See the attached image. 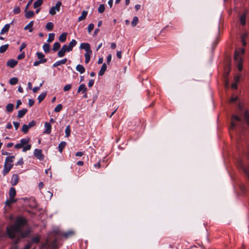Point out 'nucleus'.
Segmentation results:
<instances>
[{"mask_svg": "<svg viewBox=\"0 0 249 249\" xmlns=\"http://www.w3.org/2000/svg\"><path fill=\"white\" fill-rule=\"evenodd\" d=\"M76 70L80 72V73L82 74L85 72V69L84 66L82 65L78 64L76 67Z\"/></svg>", "mask_w": 249, "mask_h": 249, "instance_id": "a211bd4d", "label": "nucleus"}, {"mask_svg": "<svg viewBox=\"0 0 249 249\" xmlns=\"http://www.w3.org/2000/svg\"><path fill=\"white\" fill-rule=\"evenodd\" d=\"M71 88V84H67L64 86L63 88V90L65 91H67L70 90Z\"/></svg>", "mask_w": 249, "mask_h": 249, "instance_id": "5fc2aeb1", "label": "nucleus"}, {"mask_svg": "<svg viewBox=\"0 0 249 249\" xmlns=\"http://www.w3.org/2000/svg\"><path fill=\"white\" fill-rule=\"evenodd\" d=\"M87 90V88L86 87V86L84 84H81L79 87L78 88L77 92L82 93H85L86 92Z\"/></svg>", "mask_w": 249, "mask_h": 249, "instance_id": "aec40b11", "label": "nucleus"}, {"mask_svg": "<svg viewBox=\"0 0 249 249\" xmlns=\"http://www.w3.org/2000/svg\"><path fill=\"white\" fill-rule=\"evenodd\" d=\"M36 54L37 56L38 59H39V60L44 59V57L45 55L43 54V53L40 52H37L36 53Z\"/></svg>", "mask_w": 249, "mask_h": 249, "instance_id": "8fccbe9b", "label": "nucleus"}, {"mask_svg": "<svg viewBox=\"0 0 249 249\" xmlns=\"http://www.w3.org/2000/svg\"><path fill=\"white\" fill-rule=\"evenodd\" d=\"M25 55L24 53H22L18 56L17 58L18 60H20V59H23L25 57Z\"/></svg>", "mask_w": 249, "mask_h": 249, "instance_id": "13d9d810", "label": "nucleus"}, {"mask_svg": "<svg viewBox=\"0 0 249 249\" xmlns=\"http://www.w3.org/2000/svg\"><path fill=\"white\" fill-rule=\"evenodd\" d=\"M19 180V177L17 174H14L12 176L11 180L10 181L11 184L12 186H15L17 185Z\"/></svg>", "mask_w": 249, "mask_h": 249, "instance_id": "9d476101", "label": "nucleus"}, {"mask_svg": "<svg viewBox=\"0 0 249 249\" xmlns=\"http://www.w3.org/2000/svg\"><path fill=\"white\" fill-rule=\"evenodd\" d=\"M55 34L54 33H50L49 34V37L47 39V41L49 42H52L54 38Z\"/></svg>", "mask_w": 249, "mask_h": 249, "instance_id": "a19ab883", "label": "nucleus"}, {"mask_svg": "<svg viewBox=\"0 0 249 249\" xmlns=\"http://www.w3.org/2000/svg\"><path fill=\"white\" fill-rule=\"evenodd\" d=\"M32 246V243H30L29 242L24 247V248L23 249H30Z\"/></svg>", "mask_w": 249, "mask_h": 249, "instance_id": "680f3d73", "label": "nucleus"}, {"mask_svg": "<svg viewBox=\"0 0 249 249\" xmlns=\"http://www.w3.org/2000/svg\"><path fill=\"white\" fill-rule=\"evenodd\" d=\"M62 108V106L61 104H58L54 109V111L55 112H58L61 111Z\"/></svg>", "mask_w": 249, "mask_h": 249, "instance_id": "49530a36", "label": "nucleus"}, {"mask_svg": "<svg viewBox=\"0 0 249 249\" xmlns=\"http://www.w3.org/2000/svg\"><path fill=\"white\" fill-rule=\"evenodd\" d=\"M77 41L75 39H72L67 46V48L68 49V51H71L72 50L73 48L76 45Z\"/></svg>", "mask_w": 249, "mask_h": 249, "instance_id": "2eb2a0df", "label": "nucleus"}, {"mask_svg": "<svg viewBox=\"0 0 249 249\" xmlns=\"http://www.w3.org/2000/svg\"><path fill=\"white\" fill-rule=\"evenodd\" d=\"M244 119L249 126V114L248 112H245L244 113Z\"/></svg>", "mask_w": 249, "mask_h": 249, "instance_id": "a18cd8bd", "label": "nucleus"}, {"mask_svg": "<svg viewBox=\"0 0 249 249\" xmlns=\"http://www.w3.org/2000/svg\"><path fill=\"white\" fill-rule=\"evenodd\" d=\"M94 25L93 23H90L88 27V31L89 34H90L92 30L93 29Z\"/></svg>", "mask_w": 249, "mask_h": 249, "instance_id": "de8ad7c7", "label": "nucleus"}, {"mask_svg": "<svg viewBox=\"0 0 249 249\" xmlns=\"http://www.w3.org/2000/svg\"><path fill=\"white\" fill-rule=\"evenodd\" d=\"M107 66L106 64L104 63L102 65V67H101L100 71L98 72V75L99 76L103 75L104 74L106 71L107 70Z\"/></svg>", "mask_w": 249, "mask_h": 249, "instance_id": "dca6fc26", "label": "nucleus"}, {"mask_svg": "<svg viewBox=\"0 0 249 249\" xmlns=\"http://www.w3.org/2000/svg\"><path fill=\"white\" fill-rule=\"evenodd\" d=\"M13 163L6 164V163H4V168L2 171L3 175L5 176L6 175H7L9 173V172L10 171L11 168L13 167Z\"/></svg>", "mask_w": 249, "mask_h": 249, "instance_id": "0eeeda50", "label": "nucleus"}, {"mask_svg": "<svg viewBox=\"0 0 249 249\" xmlns=\"http://www.w3.org/2000/svg\"><path fill=\"white\" fill-rule=\"evenodd\" d=\"M105 10V7L104 4H101L99 5L98 8V11L99 13H103Z\"/></svg>", "mask_w": 249, "mask_h": 249, "instance_id": "79ce46f5", "label": "nucleus"}, {"mask_svg": "<svg viewBox=\"0 0 249 249\" xmlns=\"http://www.w3.org/2000/svg\"><path fill=\"white\" fill-rule=\"evenodd\" d=\"M67 61V59L66 58H65L61 60H59V61H57L56 62H55L53 64V67H56L58 66H59L60 65H62V64H65Z\"/></svg>", "mask_w": 249, "mask_h": 249, "instance_id": "f3484780", "label": "nucleus"}, {"mask_svg": "<svg viewBox=\"0 0 249 249\" xmlns=\"http://www.w3.org/2000/svg\"><path fill=\"white\" fill-rule=\"evenodd\" d=\"M30 141L29 138H24L20 140V143L24 146V145L27 144Z\"/></svg>", "mask_w": 249, "mask_h": 249, "instance_id": "ea45409f", "label": "nucleus"}, {"mask_svg": "<svg viewBox=\"0 0 249 249\" xmlns=\"http://www.w3.org/2000/svg\"><path fill=\"white\" fill-rule=\"evenodd\" d=\"M36 123L35 121L32 120L28 124H23L22 127V131L26 134L28 132L29 129L35 125Z\"/></svg>", "mask_w": 249, "mask_h": 249, "instance_id": "39448f33", "label": "nucleus"}, {"mask_svg": "<svg viewBox=\"0 0 249 249\" xmlns=\"http://www.w3.org/2000/svg\"><path fill=\"white\" fill-rule=\"evenodd\" d=\"M8 44H5L0 47V53H4L8 48Z\"/></svg>", "mask_w": 249, "mask_h": 249, "instance_id": "c9c22d12", "label": "nucleus"}, {"mask_svg": "<svg viewBox=\"0 0 249 249\" xmlns=\"http://www.w3.org/2000/svg\"><path fill=\"white\" fill-rule=\"evenodd\" d=\"M68 34L67 33H63L59 37V40L61 42H64L66 41L67 36Z\"/></svg>", "mask_w": 249, "mask_h": 249, "instance_id": "5701e85b", "label": "nucleus"}, {"mask_svg": "<svg viewBox=\"0 0 249 249\" xmlns=\"http://www.w3.org/2000/svg\"><path fill=\"white\" fill-rule=\"evenodd\" d=\"M61 4L60 1H58L54 6L51 7L49 10L50 14L53 16L56 14V11L59 12Z\"/></svg>", "mask_w": 249, "mask_h": 249, "instance_id": "7ed1b4c3", "label": "nucleus"}, {"mask_svg": "<svg viewBox=\"0 0 249 249\" xmlns=\"http://www.w3.org/2000/svg\"><path fill=\"white\" fill-rule=\"evenodd\" d=\"M34 103H35V102L33 99H29L28 104H29V107H31L32 106H33L34 104Z\"/></svg>", "mask_w": 249, "mask_h": 249, "instance_id": "69168bd1", "label": "nucleus"}, {"mask_svg": "<svg viewBox=\"0 0 249 249\" xmlns=\"http://www.w3.org/2000/svg\"><path fill=\"white\" fill-rule=\"evenodd\" d=\"M27 111L28 110L26 108H23L18 110V117L22 118L27 113Z\"/></svg>", "mask_w": 249, "mask_h": 249, "instance_id": "6ab92c4d", "label": "nucleus"}, {"mask_svg": "<svg viewBox=\"0 0 249 249\" xmlns=\"http://www.w3.org/2000/svg\"><path fill=\"white\" fill-rule=\"evenodd\" d=\"M111 59H112L111 54H108L107 58V64H109L110 63V62L111 61Z\"/></svg>", "mask_w": 249, "mask_h": 249, "instance_id": "4d7b16f0", "label": "nucleus"}, {"mask_svg": "<svg viewBox=\"0 0 249 249\" xmlns=\"http://www.w3.org/2000/svg\"><path fill=\"white\" fill-rule=\"evenodd\" d=\"M67 48V45H64L60 50L58 51L57 55L59 57H62L65 55L66 52H69Z\"/></svg>", "mask_w": 249, "mask_h": 249, "instance_id": "6e6552de", "label": "nucleus"}, {"mask_svg": "<svg viewBox=\"0 0 249 249\" xmlns=\"http://www.w3.org/2000/svg\"><path fill=\"white\" fill-rule=\"evenodd\" d=\"M34 155L39 160H43L44 155L42 153V151L40 149H35L34 151Z\"/></svg>", "mask_w": 249, "mask_h": 249, "instance_id": "20e7f679", "label": "nucleus"}, {"mask_svg": "<svg viewBox=\"0 0 249 249\" xmlns=\"http://www.w3.org/2000/svg\"><path fill=\"white\" fill-rule=\"evenodd\" d=\"M18 82V79L17 77H13L10 79L9 83L12 85H16Z\"/></svg>", "mask_w": 249, "mask_h": 249, "instance_id": "58836bf2", "label": "nucleus"}, {"mask_svg": "<svg viewBox=\"0 0 249 249\" xmlns=\"http://www.w3.org/2000/svg\"><path fill=\"white\" fill-rule=\"evenodd\" d=\"M60 48V44L58 42H56L53 45V50L54 52H55L57 50H58Z\"/></svg>", "mask_w": 249, "mask_h": 249, "instance_id": "4c0bfd02", "label": "nucleus"}, {"mask_svg": "<svg viewBox=\"0 0 249 249\" xmlns=\"http://www.w3.org/2000/svg\"><path fill=\"white\" fill-rule=\"evenodd\" d=\"M40 240V237L38 236H37L33 237L31 239V241H29V242L32 243V245H33V244H38Z\"/></svg>", "mask_w": 249, "mask_h": 249, "instance_id": "b1692460", "label": "nucleus"}, {"mask_svg": "<svg viewBox=\"0 0 249 249\" xmlns=\"http://www.w3.org/2000/svg\"><path fill=\"white\" fill-rule=\"evenodd\" d=\"M13 13L14 14H18L21 12L20 8L19 6H15L13 9Z\"/></svg>", "mask_w": 249, "mask_h": 249, "instance_id": "c03bdc74", "label": "nucleus"}, {"mask_svg": "<svg viewBox=\"0 0 249 249\" xmlns=\"http://www.w3.org/2000/svg\"><path fill=\"white\" fill-rule=\"evenodd\" d=\"M53 28V24L52 22H49L47 23L46 25V29L48 31L52 30Z\"/></svg>", "mask_w": 249, "mask_h": 249, "instance_id": "e433bc0d", "label": "nucleus"}, {"mask_svg": "<svg viewBox=\"0 0 249 249\" xmlns=\"http://www.w3.org/2000/svg\"><path fill=\"white\" fill-rule=\"evenodd\" d=\"M33 1V0H30L27 4H26L24 12H26V10H27L28 8H29V6L32 4Z\"/></svg>", "mask_w": 249, "mask_h": 249, "instance_id": "052dcab7", "label": "nucleus"}, {"mask_svg": "<svg viewBox=\"0 0 249 249\" xmlns=\"http://www.w3.org/2000/svg\"><path fill=\"white\" fill-rule=\"evenodd\" d=\"M46 197H48L49 198V199H51L52 197L53 196V193L50 191H47L46 194Z\"/></svg>", "mask_w": 249, "mask_h": 249, "instance_id": "bf43d9fd", "label": "nucleus"}, {"mask_svg": "<svg viewBox=\"0 0 249 249\" xmlns=\"http://www.w3.org/2000/svg\"><path fill=\"white\" fill-rule=\"evenodd\" d=\"M240 77L239 76L234 78L235 83H232L231 85V88L233 89H236L237 88V83L239 81Z\"/></svg>", "mask_w": 249, "mask_h": 249, "instance_id": "2f4dec72", "label": "nucleus"}, {"mask_svg": "<svg viewBox=\"0 0 249 249\" xmlns=\"http://www.w3.org/2000/svg\"><path fill=\"white\" fill-rule=\"evenodd\" d=\"M44 128L45 130L44 131V133L49 134L51 132V129H52V126L50 124V123L48 122H45L44 124Z\"/></svg>", "mask_w": 249, "mask_h": 249, "instance_id": "9b49d317", "label": "nucleus"}, {"mask_svg": "<svg viewBox=\"0 0 249 249\" xmlns=\"http://www.w3.org/2000/svg\"><path fill=\"white\" fill-rule=\"evenodd\" d=\"M18 64V61L14 59L9 60L7 62V65L10 68L15 67Z\"/></svg>", "mask_w": 249, "mask_h": 249, "instance_id": "f8f14e48", "label": "nucleus"}, {"mask_svg": "<svg viewBox=\"0 0 249 249\" xmlns=\"http://www.w3.org/2000/svg\"><path fill=\"white\" fill-rule=\"evenodd\" d=\"M10 24H6L4 25V26L2 28L0 31V34L2 35L6 32H7L10 28Z\"/></svg>", "mask_w": 249, "mask_h": 249, "instance_id": "412c9836", "label": "nucleus"}, {"mask_svg": "<svg viewBox=\"0 0 249 249\" xmlns=\"http://www.w3.org/2000/svg\"><path fill=\"white\" fill-rule=\"evenodd\" d=\"M43 49L45 53H48L50 52V45L48 43H45L43 45Z\"/></svg>", "mask_w": 249, "mask_h": 249, "instance_id": "7c9ffc66", "label": "nucleus"}, {"mask_svg": "<svg viewBox=\"0 0 249 249\" xmlns=\"http://www.w3.org/2000/svg\"><path fill=\"white\" fill-rule=\"evenodd\" d=\"M52 249H57V246L56 245V240H54L51 243Z\"/></svg>", "mask_w": 249, "mask_h": 249, "instance_id": "603ef678", "label": "nucleus"}, {"mask_svg": "<svg viewBox=\"0 0 249 249\" xmlns=\"http://www.w3.org/2000/svg\"><path fill=\"white\" fill-rule=\"evenodd\" d=\"M139 22V19L137 17H134L131 21V25L132 27H135Z\"/></svg>", "mask_w": 249, "mask_h": 249, "instance_id": "f704fd0d", "label": "nucleus"}, {"mask_svg": "<svg viewBox=\"0 0 249 249\" xmlns=\"http://www.w3.org/2000/svg\"><path fill=\"white\" fill-rule=\"evenodd\" d=\"M80 48L81 49H84L86 52L88 53L91 52V50L90 48V45L88 43H82L80 44Z\"/></svg>", "mask_w": 249, "mask_h": 249, "instance_id": "1a4fd4ad", "label": "nucleus"}, {"mask_svg": "<svg viewBox=\"0 0 249 249\" xmlns=\"http://www.w3.org/2000/svg\"><path fill=\"white\" fill-rule=\"evenodd\" d=\"M16 195V189L14 187L10 188L9 192V195L11 199H15L14 198Z\"/></svg>", "mask_w": 249, "mask_h": 249, "instance_id": "4468645a", "label": "nucleus"}, {"mask_svg": "<svg viewBox=\"0 0 249 249\" xmlns=\"http://www.w3.org/2000/svg\"><path fill=\"white\" fill-rule=\"evenodd\" d=\"M71 130L70 125H68L65 129V136L69 137L70 135Z\"/></svg>", "mask_w": 249, "mask_h": 249, "instance_id": "37998d69", "label": "nucleus"}, {"mask_svg": "<svg viewBox=\"0 0 249 249\" xmlns=\"http://www.w3.org/2000/svg\"><path fill=\"white\" fill-rule=\"evenodd\" d=\"M240 121L241 119L238 116L236 115H233L232 117L231 128L234 129L238 125L237 123L240 122Z\"/></svg>", "mask_w": 249, "mask_h": 249, "instance_id": "423d86ee", "label": "nucleus"}, {"mask_svg": "<svg viewBox=\"0 0 249 249\" xmlns=\"http://www.w3.org/2000/svg\"><path fill=\"white\" fill-rule=\"evenodd\" d=\"M31 148V144H27L25 146H23L22 152H25L28 150H29Z\"/></svg>", "mask_w": 249, "mask_h": 249, "instance_id": "864d4df0", "label": "nucleus"}, {"mask_svg": "<svg viewBox=\"0 0 249 249\" xmlns=\"http://www.w3.org/2000/svg\"><path fill=\"white\" fill-rule=\"evenodd\" d=\"M15 159V156H8L6 157L5 163L6 164L12 163L14 161V159Z\"/></svg>", "mask_w": 249, "mask_h": 249, "instance_id": "a878e982", "label": "nucleus"}, {"mask_svg": "<svg viewBox=\"0 0 249 249\" xmlns=\"http://www.w3.org/2000/svg\"><path fill=\"white\" fill-rule=\"evenodd\" d=\"M13 108L14 105L11 103L8 104L6 107V110L8 112H11L13 110Z\"/></svg>", "mask_w": 249, "mask_h": 249, "instance_id": "473e14b6", "label": "nucleus"}, {"mask_svg": "<svg viewBox=\"0 0 249 249\" xmlns=\"http://www.w3.org/2000/svg\"><path fill=\"white\" fill-rule=\"evenodd\" d=\"M94 83V80H93V79L90 80L89 81V83H88L89 87H91L93 85Z\"/></svg>", "mask_w": 249, "mask_h": 249, "instance_id": "774afa93", "label": "nucleus"}, {"mask_svg": "<svg viewBox=\"0 0 249 249\" xmlns=\"http://www.w3.org/2000/svg\"><path fill=\"white\" fill-rule=\"evenodd\" d=\"M47 62L46 59H43L41 60H39L38 61H36L34 63V66H38L41 63H44Z\"/></svg>", "mask_w": 249, "mask_h": 249, "instance_id": "72a5a7b5", "label": "nucleus"}, {"mask_svg": "<svg viewBox=\"0 0 249 249\" xmlns=\"http://www.w3.org/2000/svg\"><path fill=\"white\" fill-rule=\"evenodd\" d=\"M16 201H17L16 199H11L10 200L7 199L5 202V204L10 205L12 203L16 202Z\"/></svg>", "mask_w": 249, "mask_h": 249, "instance_id": "6e6d98bb", "label": "nucleus"}, {"mask_svg": "<svg viewBox=\"0 0 249 249\" xmlns=\"http://www.w3.org/2000/svg\"><path fill=\"white\" fill-rule=\"evenodd\" d=\"M46 95H47V92L46 91H45V92H43L41 93L38 96V98H37V99L38 100V102L40 103L41 102H42L44 99V98H45Z\"/></svg>", "mask_w": 249, "mask_h": 249, "instance_id": "c756f323", "label": "nucleus"}, {"mask_svg": "<svg viewBox=\"0 0 249 249\" xmlns=\"http://www.w3.org/2000/svg\"><path fill=\"white\" fill-rule=\"evenodd\" d=\"M66 145V142H61L58 145V148L59 151L61 153Z\"/></svg>", "mask_w": 249, "mask_h": 249, "instance_id": "393cba45", "label": "nucleus"}, {"mask_svg": "<svg viewBox=\"0 0 249 249\" xmlns=\"http://www.w3.org/2000/svg\"><path fill=\"white\" fill-rule=\"evenodd\" d=\"M26 224V219L21 216L16 218L13 225L8 226L6 228V234L8 237L13 240V244L17 245L20 240L29 236L30 229L28 228L23 230V226Z\"/></svg>", "mask_w": 249, "mask_h": 249, "instance_id": "f257e3e1", "label": "nucleus"}, {"mask_svg": "<svg viewBox=\"0 0 249 249\" xmlns=\"http://www.w3.org/2000/svg\"><path fill=\"white\" fill-rule=\"evenodd\" d=\"M23 145L20 143H17L15 145V148L16 149H20L21 148L23 147Z\"/></svg>", "mask_w": 249, "mask_h": 249, "instance_id": "338daca9", "label": "nucleus"}, {"mask_svg": "<svg viewBox=\"0 0 249 249\" xmlns=\"http://www.w3.org/2000/svg\"><path fill=\"white\" fill-rule=\"evenodd\" d=\"M34 21L33 20L31 21L27 25H26L24 27V30H28L29 32H32L33 31V26L34 25Z\"/></svg>", "mask_w": 249, "mask_h": 249, "instance_id": "ddd939ff", "label": "nucleus"}, {"mask_svg": "<svg viewBox=\"0 0 249 249\" xmlns=\"http://www.w3.org/2000/svg\"><path fill=\"white\" fill-rule=\"evenodd\" d=\"M25 12V17L26 18H30L33 17H34L35 15V13L33 11H27Z\"/></svg>", "mask_w": 249, "mask_h": 249, "instance_id": "4be33fe9", "label": "nucleus"}, {"mask_svg": "<svg viewBox=\"0 0 249 249\" xmlns=\"http://www.w3.org/2000/svg\"><path fill=\"white\" fill-rule=\"evenodd\" d=\"M43 0H36L34 3V8H39V7L43 3Z\"/></svg>", "mask_w": 249, "mask_h": 249, "instance_id": "c85d7f7f", "label": "nucleus"}, {"mask_svg": "<svg viewBox=\"0 0 249 249\" xmlns=\"http://www.w3.org/2000/svg\"><path fill=\"white\" fill-rule=\"evenodd\" d=\"M14 125L15 126V129L17 130L19 126V123L17 122H13Z\"/></svg>", "mask_w": 249, "mask_h": 249, "instance_id": "0e129e2a", "label": "nucleus"}, {"mask_svg": "<svg viewBox=\"0 0 249 249\" xmlns=\"http://www.w3.org/2000/svg\"><path fill=\"white\" fill-rule=\"evenodd\" d=\"M240 22L242 25H245L246 23V17L244 15L240 17Z\"/></svg>", "mask_w": 249, "mask_h": 249, "instance_id": "3c124183", "label": "nucleus"}, {"mask_svg": "<svg viewBox=\"0 0 249 249\" xmlns=\"http://www.w3.org/2000/svg\"><path fill=\"white\" fill-rule=\"evenodd\" d=\"M242 168H243V170H244V172L245 173V174L247 175V176L249 178V165L247 167H245L243 166Z\"/></svg>", "mask_w": 249, "mask_h": 249, "instance_id": "09e8293b", "label": "nucleus"}, {"mask_svg": "<svg viewBox=\"0 0 249 249\" xmlns=\"http://www.w3.org/2000/svg\"><path fill=\"white\" fill-rule=\"evenodd\" d=\"M88 14V12L86 11H83L82 12L81 15L78 18V21H82L83 20H84Z\"/></svg>", "mask_w": 249, "mask_h": 249, "instance_id": "cd10ccee", "label": "nucleus"}, {"mask_svg": "<svg viewBox=\"0 0 249 249\" xmlns=\"http://www.w3.org/2000/svg\"><path fill=\"white\" fill-rule=\"evenodd\" d=\"M74 232L72 231H69L67 232H63L62 234V235L66 238H68L70 236H72L74 235Z\"/></svg>", "mask_w": 249, "mask_h": 249, "instance_id": "bb28decb", "label": "nucleus"}, {"mask_svg": "<svg viewBox=\"0 0 249 249\" xmlns=\"http://www.w3.org/2000/svg\"><path fill=\"white\" fill-rule=\"evenodd\" d=\"M245 50L243 48L241 49L239 51L236 50L235 51L234 59L237 63V68L239 71H241L242 70V58L241 57V55L243 54Z\"/></svg>", "mask_w": 249, "mask_h": 249, "instance_id": "f03ea898", "label": "nucleus"}, {"mask_svg": "<svg viewBox=\"0 0 249 249\" xmlns=\"http://www.w3.org/2000/svg\"><path fill=\"white\" fill-rule=\"evenodd\" d=\"M26 47V44L25 42L22 43L19 48V51L21 52L22 50L24 49Z\"/></svg>", "mask_w": 249, "mask_h": 249, "instance_id": "e2e57ef3", "label": "nucleus"}]
</instances>
